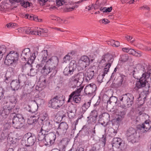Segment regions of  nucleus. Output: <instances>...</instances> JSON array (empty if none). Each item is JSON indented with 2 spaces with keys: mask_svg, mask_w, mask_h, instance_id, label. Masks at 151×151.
I'll return each instance as SVG.
<instances>
[{
  "mask_svg": "<svg viewBox=\"0 0 151 151\" xmlns=\"http://www.w3.org/2000/svg\"><path fill=\"white\" fill-rule=\"evenodd\" d=\"M134 98L133 95L130 93H128L123 95L120 100L122 102H117V105L121 108L125 109L131 106L133 103Z\"/></svg>",
  "mask_w": 151,
  "mask_h": 151,
  "instance_id": "obj_1",
  "label": "nucleus"
},
{
  "mask_svg": "<svg viewBox=\"0 0 151 151\" xmlns=\"http://www.w3.org/2000/svg\"><path fill=\"white\" fill-rule=\"evenodd\" d=\"M24 122V120L22 117L19 118L17 115L14 116L12 119L9 118L7 120L8 124L6 125L8 126L7 129L10 127L9 125H11L15 128L18 129L23 126Z\"/></svg>",
  "mask_w": 151,
  "mask_h": 151,
  "instance_id": "obj_2",
  "label": "nucleus"
},
{
  "mask_svg": "<svg viewBox=\"0 0 151 151\" xmlns=\"http://www.w3.org/2000/svg\"><path fill=\"white\" fill-rule=\"evenodd\" d=\"M84 78V74L83 72H79L74 75L70 78L69 84L73 88L80 86L83 83Z\"/></svg>",
  "mask_w": 151,
  "mask_h": 151,
  "instance_id": "obj_3",
  "label": "nucleus"
},
{
  "mask_svg": "<svg viewBox=\"0 0 151 151\" xmlns=\"http://www.w3.org/2000/svg\"><path fill=\"white\" fill-rule=\"evenodd\" d=\"M65 96H56L51 99L49 102V106L56 109L60 107L64 103Z\"/></svg>",
  "mask_w": 151,
  "mask_h": 151,
  "instance_id": "obj_4",
  "label": "nucleus"
},
{
  "mask_svg": "<svg viewBox=\"0 0 151 151\" xmlns=\"http://www.w3.org/2000/svg\"><path fill=\"white\" fill-rule=\"evenodd\" d=\"M58 62V59L56 56H53L49 58L46 61V67L51 68L52 70H53L51 76H54L57 73V70L55 69Z\"/></svg>",
  "mask_w": 151,
  "mask_h": 151,
  "instance_id": "obj_5",
  "label": "nucleus"
},
{
  "mask_svg": "<svg viewBox=\"0 0 151 151\" xmlns=\"http://www.w3.org/2000/svg\"><path fill=\"white\" fill-rule=\"evenodd\" d=\"M151 73L150 72L145 73H143L142 77L140 79H138L136 83V86L134 89L137 90L145 86L146 82L148 80V78L150 76Z\"/></svg>",
  "mask_w": 151,
  "mask_h": 151,
  "instance_id": "obj_6",
  "label": "nucleus"
},
{
  "mask_svg": "<svg viewBox=\"0 0 151 151\" xmlns=\"http://www.w3.org/2000/svg\"><path fill=\"white\" fill-rule=\"evenodd\" d=\"M19 59L18 53L15 51H11L6 55L4 63L8 65L13 63H16Z\"/></svg>",
  "mask_w": 151,
  "mask_h": 151,
  "instance_id": "obj_7",
  "label": "nucleus"
},
{
  "mask_svg": "<svg viewBox=\"0 0 151 151\" xmlns=\"http://www.w3.org/2000/svg\"><path fill=\"white\" fill-rule=\"evenodd\" d=\"M3 105L13 110L15 104L17 102V98L14 96H7L3 99Z\"/></svg>",
  "mask_w": 151,
  "mask_h": 151,
  "instance_id": "obj_8",
  "label": "nucleus"
},
{
  "mask_svg": "<svg viewBox=\"0 0 151 151\" xmlns=\"http://www.w3.org/2000/svg\"><path fill=\"white\" fill-rule=\"evenodd\" d=\"M122 139L119 137L114 138L111 142V145L114 151H122L124 144Z\"/></svg>",
  "mask_w": 151,
  "mask_h": 151,
  "instance_id": "obj_9",
  "label": "nucleus"
},
{
  "mask_svg": "<svg viewBox=\"0 0 151 151\" xmlns=\"http://www.w3.org/2000/svg\"><path fill=\"white\" fill-rule=\"evenodd\" d=\"M126 134L128 140L132 143L135 142L138 139L136 130L133 128H129L127 131Z\"/></svg>",
  "mask_w": 151,
  "mask_h": 151,
  "instance_id": "obj_10",
  "label": "nucleus"
},
{
  "mask_svg": "<svg viewBox=\"0 0 151 151\" xmlns=\"http://www.w3.org/2000/svg\"><path fill=\"white\" fill-rule=\"evenodd\" d=\"M114 58L113 56L107 53L104 54L101 57V59L99 61V63L101 65H106V63L110 62L112 63Z\"/></svg>",
  "mask_w": 151,
  "mask_h": 151,
  "instance_id": "obj_11",
  "label": "nucleus"
},
{
  "mask_svg": "<svg viewBox=\"0 0 151 151\" xmlns=\"http://www.w3.org/2000/svg\"><path fill=\"white\" fill-rule=\"evenodd\" d=\"M3 109L0 111V117L2 118V119H5L6 118L8 115L9 114L11 113L12 115L13 114L14 111L11 108H9L7 106L3 105Z\"/></svg>",
  "mask_w": 151,
  "mask_h": 151,
  "instance_id": "obj_12",
  "label": "nucleus"
},
{
  "mask_svg": "<svg viewBox=\"0 0 151 151\" xmlns=\"http://www.w3.org/2000/svg\"><path fill=\"white\" fill-rule=\"evenodd\" d=\"M55 127L57 128V130L60 132H62L63 134L66 133L68 129V125L66 123L63 122L60 124L58 122H56L54 123Z\"/></svg>",
  "mask_w": 151,
  "mask_h": 151,
  "instance_id": "obj_13",
  "label": "nucleus"
},
{
  "mask_svg": "<svg viewBox=\"0 0 151 151\" xmlns=\"http://www.w3.org/2000/svg\"><path fill=\"white\" fill-rule=\"evenodd\" d=\"M69 142L68 139L67 138L62 139L58 143L59 149H54L51 151H65V148Z\"/></svg>",
  "mask_w": 151,
  "mask_h": 151,
  "instance_id": "obj_14",
  "label": "nucleus"
},
{
  "mask_svg": "<svg viewBox=\"0 0 151 151\" xmlns=\"http://www.w3.org/2000/svg\"><path fill=\"white\" fill-rule=\"evenodd\" d=\"M90 61L89 58L86 56H83L81 57L80 60L79 61V63L81 66H82L83 69L85 68L88 66Z\"/></svg>",
  "mask_w": 151,
  "mask_h": 151,
  "instance_id": "obj_15",
  "label": "nucleus"
},
{
  "mask_svg": "<svg viewBox=\"0 0 151 151\" xmlns=\"http://www.w3.org/2000/svg\"><path fill=\"white\" fill-rule=\"evenodd\" d=\"M47 129H46L45 126H42L40 130V132H39L37 138L39 141H42L44 140L46 137L47 135L48 132L47 131Z\"/></svg>",
  "mask_w": 151,
  "mask_h": 151,
  "instance_id": "obj_16",
  "label": "nucleus"
},
{
  "mask_svg": "<svg viewBox=\"0 0 151 151\" xmlns=\"http://www.w3.org/2000/svg\"><path fill=\"white\" fill-rule=\"evenodd\" d=\"M36 140V137L35 136L31 135L27 138L26 140L22 139V143H24L25 145L27 147L33 145Z\"/></svg>",
  "mask_w": 151,
  "mask_h": 151,
  "instance_id": "obj_17",
  "label": "nucleus"
},
{
  "mask_svg": "<svg viewBox=\"0 0 151 151\" xmlns=\"http://www.w3.org/2000/svg\"><path fill=\"white\" fill-rule=\"evenodd\" d=\"M124 83V78L122 76H120L116 79L114 78L111 85V86L113 88H118L121 86Z\"/></svg>",
  "mask_w": 151,
  "mask_h": 151,
  "instance_id": "obj_18",
  "label": "nucleus"
},
{
  "mask_svg": "<svg viewBox=\"0 0 151 151\" xmlns=\"http://www.w3.org/2000/svg\"><path fill=\"white\" fill-rule=\"evenodd\" d=\"M96 89V86L94 84H90L87 85L84 89L85 92L86 94H94Z\"/></svg>",
  "mask_w": 151,
  "mask_h": 151,
  "instance_id": "obj_19",
  "label": "nucleus"
},
{
  "mask_svg": "<svg viewBox=\"0 0 151 151\" xmlns=\"http://www.w3.org/2000/svg\"><path fill=\"white\" fill-rule=\"evenodd\" d=\"M31 53L29 48H25L22 50L21 53V57L24 58L26 61L28 60L31 56Z\"/></svg>",
  "mask_w": 151,
  "mask_h": 151,
  "instance_id": "obj_20",
  "label": "nucleus"
},
{
  "mask_svg": "<svg viewBox=\"0 0 151 151\" xmlns=\"http://www.w3.org/2000/svg\"><path fill=\"white\" fill-rule=\"evenodd\" d=\"M76 110L75 106L73 105L69 106L67 112L69 118H73L75 116Z\"/></svg>",
  "mask_w": 151,
  "mask_h": 151,
  "instance_id": "obj_21",
  "label": "nucleus"
},
{
  "mask_svg": "<svg viewBox=\"0 0 151 151\" xmlns=\"http://www.w3.org/2000/svg\"><path fill=\"white\" fill-rule=\"evenodd\" d=\"M94 74V71L92 69L89 68L88 69L85 74L86 81H88L92 79Z\"/></svg>",
  "mask_w": 151,
  "mask_h": 151,
  "instance_id": "obj_22",
  "label": "nucleus"
},
{
  "mask_svg": "<svg viewBox=\"0 0 151 151\" xmlns=\"http://www.w3.org/2000/svg\"><path fill=\"white\" fill-rule=\"evenodd\" d=\"M10 1L12 3L14 1L17 3H20L21 6L25 8L29 7L31 3L27 1H25L24 0H10Z\"/></svg>",
  "mask_w": 151,
  "mask_h": 151,
  "instance_id": "obj_23",
  "label": "nucleus"
},
{
  "mask_svg": "<svg viewBox=\"0 0 151 151\" xmlns=\"http://www.w3.org/2000/svg\"><path fill=\"white\" fill-rule=\"evenodd\" d=\"M20 84L17 80H13L10 83L11 87L14 91L18 90L20 87Z\"/></svg>",
  "mask_w": 151,
  "mask_h": 151,
  "instance_id": "obj_24",
  "label": "nucleus"
},
{
  "mask_svg": "<svg viewBox=\"0 0 151 151\" xmlns=\"http://www.w3.org/2000/svg\"><path fill=\"white\" fill-rule=\"evenodd\" d=\"M100 119L103 120L104 123H108L109 121L110 115L109 114L107 113H104L101 115H100L99 116Z\"/></svg>",
  "mask_w": 151,
  "mask_h": 151,
  "instance_id": "obj_25",
  "label": "nucleus"
},
{
  "mask_svg": "<svg viewBox=\"0 0 151 151\" xmlns=\"http://www.w3.org/2000/svg\"><path fill=\"white\" fill-rule=\"evenodd\" d=\"M76 65L75 60H72L70 62L69 66V74L71 75L76 70Z\"/></svg>",
  "mask_w": 151,
  "mask_h": 151,
  "instance_id": "obj_26",
  "label": "nucleus"
},
{
  "mask_svg": "<svg viewBox=\"0 0 151 151\" xmlns=\"http://www.w3.org/2000/svg\"><path fill=\"white\" fill-rule=\"evenodd\" d=\"M39 114H35V115L32 116V117H30L29 120L30 124H33L35 122H36L39 118Z\"/></svg>",
  "mask_w": 151,
  "mask_h": 151,
  "instance_id": "obj_27",
  "label": "nucleus"
},
{
  "mask_svg": "<svg viewBox=\"0 0 151 151\" xmlns=\"http://www.w3.org/2000/svg\"><path fill=\"white\" fill-rule=\"evenodd\" d=\"M83 88V86H81L79 88H78L76 90L72 92L71 93L70 95V99L72 98L74 95H76L80 96V93L81 91Z\"/></svg>",
  "mask_w": 151,
  "mask_h": 151,
  "instance_id": "obj_28",
  "label": "nucleus"
},
{
  "mask_svg": "<svg viewBox=\"0 0 151 151\" xmlns=\"http://www.w3.org/2000/svg\"><path fill=\"white\" fill-rule=\"evenodd\" d=\"M46 64L44 66L43 70H42V73L44 75H47L50 73H52L53 70H52L51 68L46 67Z\"/></svg>",
  "mask_w": 151,
  "mask_h": 151,
  "instance_id": "obj_29",
  "label": "nucleus"
},
{
  "mask_svg": "<svg viewBox=\"0 0 151 151\" xmlns=\"http://www.w3.org/2000/svg\"><path fill=\"white\" fill-rule=\"evenodd\" d=\"M24 30L25 33L27 35H33L35 34L34 29L29 27H24Z\"/></svg>",
  "mask_w": 151,
  "mask_h": 151,
  "instance_id": "obj_30",
  "label": "nucleus"
},
{
  "mask_svg": "<svg viewBox=\"0 0 151 151\" xmlns=\"http://www.w3.org/2000/svg\"><path fill=\"white\" fill-rule=\"evenodd\" d=\"M80 96L76 95H74L72 98L70 99V97L69 98L68 100V102H69L71 101V100L74 101L76 103H78L81 100V98L79 97ZM70 97V96H69Z\"/></svg>",
  "mask_w": 151,
  "mask_h": 151,
  "instance_id": "obj_31",
  "label": "nucleus"
},
{
  "mask_svg": "<svg viewBox=\"0 0 151 151\" xmlns=\"http://www.w3.org/2000/svg\"><path fill=\"white\" fill-rule=\"evenodd\" d=\"M45 125H43V126L44 125L45 126V128L46 129H48L47 130L48 132L50 129H51L52 127V122L51 121H50V120H47L45 122Z\"/></svg>",
  "mask_w": 151,
  "mask_h": 151,
  "instance_id": "obj_32",
  "label": "nucleus"
},
{
  "mask_svg": "<svg viewBox=\"0 0 151 151\" xmlns=\"http://www.w3.org/2000/svg\"><path fill=\"white\" fill-rule=\"evenodd\" d=\"M26 80V77L24 75L21 74L19 75L18 78V81L20 84L24 83Z\"/></svg>",
  "mask_w": 151,
  "mask_h": 151,
  "instance_id": "obj_33",
  "label": "nucleus"
},
{
  "mask_svg": "<svg viewBox=\"0 0 151 151\" xmlns=\"http://www.w3.org/2000/svg\"><path fill=\"white\" fill-rule=\"evenodd\" d=\"M117 98L114 96H112L107 101V103L110 104H116L117 102Z\"/></svg>",
  "mask_w": 151,
  "mask_h": 151,
  "instance_id": "obj_34",
  "label": "nucleus"
},
{
  "mask_svg": "<svg viewBox=\"0 0 151 151\" xmlns=\"http://www.w3.org/2000/svg\"><path fill=\"white\" fill-rule=\"evenodd\" d=\"M27 64L26 63L22 66V71L23 72L24 71L27 72L29 70L30 67H31V65L30 63H27Z\"/></svg>",
  "mask_w": 151,
  "mask_h": 151,
  "instance_id": "obj_35",
  "label": "nucleus"
},
{
  "mask_svg": "<svg viewBox=\"0 0 151 151\" xmlns=\"http://www.w3.org/2000/svg\"><path fill=\"white\" fill-rule=\"evenodd\" d=\"M143 124L144 127V130L145 132L148 131L151 128V127L150 125V123L147 121L146 120Z\"/></svg>",
  "mask_w": 151,
  "mask_h": 151,
  "instance_id": "obj_36",
  "label": "nucleus"
},
{
  "mask_svg": "<svg viewBox=\"0 0 151 151\" xmlns=\"http://www.w3.org/2000/svg\"><path fill=\"white\" fill-rule=\"evenodd\" d=\"M29 106L30 108V109L29 110V111L32 113L35 112L38 109V106L35 104L31 106Z\"/></svg>",
  "mask_w": 151,
  "mask_h": 151,
  "instance_id": "obj_37",
  "label": "nucleus"
},
{
  "mask_svg": "<svg viewBox=\"0 0 151 151\" xmlns=\"http://www.w3.org/2000/svg\"><path fill=\"white\" fill-rule=\"evenodd\" d=\"M29 70H30V75L31 76L35 75L37 73V70H36L35 67L34 68H30Z\"/></svg>",
  "mask_w": 151,
  "mask_h": 151,
  "instance_id": "obj_38",
  "label": "nucleus"
},
{
  "mask_svg": "<svg viewBox=\"0 0 151 151\" xmlns=\"http://www.w3.org/2000/svg\"><path fill=\"white\" fill-rule=\"evenodd\" d=\"M51 136L48 137V135H47L46 137L44 139V141L43 142L46 145H48L49 143L50 144L51 143V142L49 138L51 139Z\"/></svg>",
  "mask_w": 151,
  "mask_h": 151,
  "instance_id": "obj_39",
  "label": "nucleus"
},
{
  "mask_svg": "<svg viewBox=\"0 0 151 151\" xmlns=\"http://www.w3.org/2000/svg\"><path fill=\"white\" fill-rule=\"evenodd\" d=\"M37 72H40L42 73V70H43L44 66H43L41 64H37L35 67Z\"/></svg>",
  "mask_w": 151,
  "mask_h": 151,
  "instance_id": "obj_40",
  "label": "nucleus"
},
{
  "mask_svg": "<svg viewBox=\"0 0 151 151\" xmlns=\"http://www.w3.org/2000/svg\"><path fill=\"white\" fill-rule=\"evenodd\" d=\"M68 2L65 0H56V4L58 6H60L64 4H67Z\"/></svg>",
  "mask_w": 151,
  "mask_h": 151,
  "instance_id": "obj_41",
  "label": "nucleus"
},
{
  "mask_svg": "<svg viewBox=\"0 0 151 151\" xmlns=\"http://www.w3.org/2000/svg\"><path fill=\"white\" fill-rule=\"evenodd\" d=\"M91 103V100L87 102H86L82 106V109H84V110L87 109L90 106Z\"/></svg>",
  "mask_w": 151,
  "mask_h": 151,
  "instance_id": "obj_42",
  "label": "nucleus"
},
{
  "mask_svg": "<svg viewBox=\"0 0 151 151\" xmlns=\"http://www.w3.org/2000/svg\"><path fill=\"white\" fill-rule=\"evenodd\" d=\"M129 59V57L126 55H122L121 56L120 60L122 62H125L127 61Z\"/></svg>",
  "mask_w": 151,
  "mask_h": 151,
  "instance_id": "obj_43",
  "label": "nucleus"
},
{
  "mask_svg": "<svg viewBox=\"0 0 151 151\" xmlns=\"http://www.w3.org/2000/svg\"><path fill=\"white\" fill-rule=\"evenodd\" d=\"M37 106H38V105H40L44 103V101L42 99L40 98H37L35 100Z\"/></svg>",
  "mask_w": 151,
  "mask_h": 151,
  "instance_id": "obj_44",
  "label": "nucleus"
},
{
  "mask_svg": "<svg viewBox=\"0 0 151 151\" xmlns=\"http://www.w3.org/2000/svg\"><path fill=\"white\" fill-rule=\"evenodd\" d=\"M36 57V56H35V53H32V55L30 57V58H29V60L27 62V63H30L29 62L30 61V62L32 63L34 61V60L35 59V58Z\"/></svg>",
  "mask_w": 151,
  "mask_h": 151,
  "instance_id": "obj_45",
  "label": "nucleus"
},
{
  "mask_svg": "<svg viewBox=\"0 0 151 151\" xmlns=\"http://www.w3.org/2000/svg\"><path fill=\"white\" fill-rule=\"evenodd\" d=\"M106 135H103L102 137L101 138V141L103 143V146L104 147L105 146L106 143Z\"/></svg>",
  "mask_w": 151,
  "mask_h": 151,
  "instance_id": "obj_46",
  "label": "nucleus"
},
{
  "mask_svg": "<svg viewBox=\"0 0 151 151\" xmlns=\"http://www.w3.org/2000/svg\"><path fill=\"white\" fill-rule=\"evenodd\" d=\"M137 69L136 68H132L129 70V71H131L130 72V75H132L133 77L135 78V76H134V73L137 72Z\"/></svg>",
  "mask_w": 151,
  "mask_h": 151,
  "instance_id": "obj_47",
  "label": "nucleus"
},
{
  "mask_svg": "<svg viewBox=\"0 0 151 151\" xmlns=\"http://www.w3.org/2000/svg\"><path fill=\"white\" fill-rule=\"evenodd\" d=\"M139 114L140 117H142L145 119L148 117V115L143 112L140 111L139 112Z\"/></svg>",
  "mask_w": 151,
  "mask_h": 151,
  "instance_id": "obj_48",
  "label": "nucleus"
},
{
  "mask_svg": "<svg viewBox=\"0 0 151 151\" xmlns=\"http://www.w3.org/2000/svg\"><path fill=\"white\" fill-rule=\"evenodd\" d=\"M6 51V48L5 45H2L0 46V52H1L4 54Z\"/></svg>",
  "mask_w": 151,
  "mask_h": 151,
  "instance_id": "obj_49",
  "label": "nucleus"
},
{
  "mask_svg": "<svg viewBox=\"0 0 151 151\" xmlns=\"http://www.w3.org/2000/svg\"><path fill=\"white\" fill-rule=\"evenodd\" d=\"M13 75V73L12 71H7L5 75V77L9 78H11V77Z\"/></svg>",
  "mask_w": 151,
  "mask_h": 151,
  "instance_id": "obj_50",
  "label": "nucleus"
},
{
  "mask_svg": "<svg viewBox=\"0 0 151 151\" xmlns=\"http://www.w3.org/2000/svg\"><path fill=\"white\" fill-rule=\"evenodd\" d=\"M137 128L138 129L140 130H141V132H145V131L144 130V127L143 124H139L137 126Z\"/></svg>",
  "mask_w": 151,
  "mask_h": 151,
  "instance_id": "obj_51",
  "label": "nucleus"
},
{
  "mask_svg": "<svg viewBox=\"0 0 151 151\" xmlns=\"http://www.w3.org/2000/svg\"><path fill=\"white\" fill-rule=\"evenodd\" d=\"M48 119V116L47 114H45L44 115L42 116L41 117V119L42 121H45V122L46 121H47Z\"/></svg>",
  "mask_w": 151,
  "mask_h": 151,
  "instance_id": "obj_52",
  "label": "nucleus"
},
{
  "mask_svg": "<svg viewBox=\"0 0 151 151\" xmlns=\"http://www.w3.org/2000/svg\"><path fill=\"white\" fill-rule=\"evenodd\" d=\"M104 76L103 75H99L98 76L97 79V81L99 83H101L103 82V79L104 78Z\"/></svg>",
  "mask_w": 151,
  "mask_h": 151,
  "instance_id": "obj_53",
  "label": "nucleus"
},
{
  "mask_svg": "<svg viewBox=\"0 0 151 151\" xmlns=\"http://www.w3.org/2000/svg\"><path fill=\"white\" fill-rule=\"evenodd\" d=\"M70 56L68 55H66L63 58V62L65 63H67L70 61Z\"/></svg>",
  "mask_w": 151,
  "mask_h": 151,
  "instance_id": "obj_54",
  "label": "nucleus"
},
{
  "mask_svg": "<svg viewBox=\"0 0 151 151\" xmlns=\"http://www.w3.org/2000/svg\"><path fill=\"white\" fill-rule=\"evenodd\" d=\"M34 32L35 33H34L35 34H34V35H37L39 36H43V34H42V31L41 30L37 31H36V30H35Z\"/></svg>",
  "mask_w": 151,
  "mask_h": 151,
  "instance_id": "obj_55",
  "label": "nucleus"
},
{
  "mask_svg": "<svg viewBox=\"0 0 151 151\" xmlns=\"http://www.w3.org/2000/svg\"><path fill=\"white\" fill-rule=\"evenodd\" d=\"M69 66L68 67H66L64 69L63 71V73L65 76H68L69 72Z\"/></svg>",
  "mask_w": 151,
  "mask_h": 151,
  "instance_id": "obj_56",
  "label": "nucleus"
},
{
  "mask_svg": "<svg viewBox=\"0 0 151 151\" xmlns=\"http://www.w3.org/2000/svg\"><path fill=\"white\" fill-rule=\"evenodd\" d=\"M126 37L127 40H131L130 42L131 43H133L135 40V39L134 38L132 37H130L129 36H127Z\"/></svg>",
  "mask_w": 151,
  "mask_h": 151,
  "instance_id": "obj_57",
  "label": "nucleus"
},
{
  "mask_svg": "<svg viewBox=\"0 0 151 151\" xmlns=\"http://www.w3.org/2000/svg\"><path fill=\"white\" fill-rule=\"evenodd\" d=\"M105 9L104 12L106 13L108 12H111L112 9V6H111L110 7H108L107 8L105 7Z\"/></svg>",
  "mask_w": 151,
  "mask_h": 151,
  "instance_id": "obj_58",
  "label": "nucleus"
},
{
  "mask_svg": "<svg viewBox=\"0 0 151 151\" xmlns=\"http://www.w3.org/2000/svg\"><path fill=\"white\" fill-rule=\"evenodd\" d=\"M48 137H51V139H50V138H49L51 142L53 141H55L56 139L55 135L54 134L51 135H48Z\"/></svg>",
  "mask_w": 151,
  "mask_h": 151,
  "instance_id": "obj_59",
  "label": "nucleus"
},
{
  "mask_svg": "<svg viewBox=\"0 0 151 151\" xmlns=\"http://www.w3.org/2000/svg\"><path fill=\"white\" fill-rule=\"evenodd\" d=\"M135 52V50L134 49L129 48L128 51H127V52H128L129 54L134 55Z\"/></svg>",
  "mask_w": 151,
  "mask_h": 151,
  "instance_id": "obj_60",
  "label": "nucleus"
},
{
  "mask_svg": "<svg viewBox=\"0 0 151 151\" xmlns=\"http://www.w3.org/2000/svg\"><path fill=\"white\" fill-rule=\"evenodd\" d=\"M112 63H110V62H108L107 63H106V65L105 67L104 68L105 69H108V70H109V68L110 67V66H111V65Z\"/></svg>",
  "mask_w": 151,
  "mask_h": 151,
  "instance_id": "obj_61",
  "label": "nucleus"
},
{
  "mask_svg": "<svg viewBox=\"0 0 151 151\" xmlns=\"http://www.w3.org/2000/svg\"><path fill=\"white\" fill-rule=\"evenodd\" d=\"M16 25V23H10L9 24H7L6 26L8 28H14Z\"/></svg>",
  "mask_w": 151,
  "mask_h": 151,
  "instance_id": "obj_62",
  "label": "nucleus"
},
{
  "mask_svg": "<svg viewBox=\"0 0 151 151\" xmlns=\"http://www.w3.org/2000/svg\"><path fill=\"white\" fill-rule=\"evenodd\" d=\"M4 94V91L1 88H0V100L3 97Z\"/></svg>",
  "mask_w": 151,
  "mask_h": 151,
  "instance_id": "obj_63",
  "label": "nucleus"
},
{
  "mask_svg": "<svg viewBox=\"0 0 151 151\" xmlns=\"http://www.w3.org/2000/svg\"><path fill=\"white\" fill-rule=\"evenodd\" d=\"M126 114V112L124 111H120L119 113V115L122 118H123L124 117V116Z\"/></svg>",
  "mask_w": 151,
  "mask_h": 151,
  "instance_id": "obj_64",
  "label": "nucleus"
}]
</instances>
